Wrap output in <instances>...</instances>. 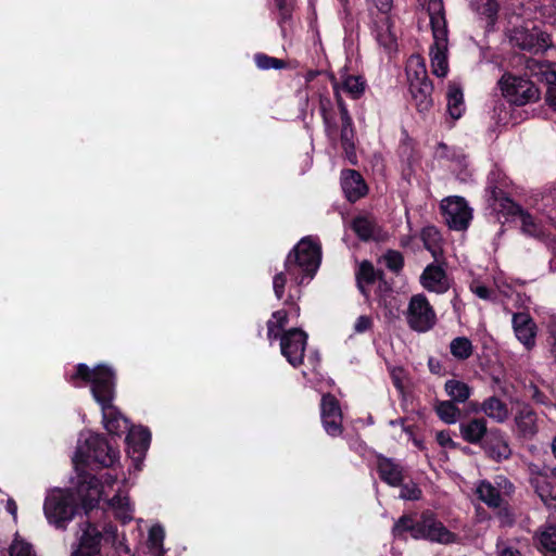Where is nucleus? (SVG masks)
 <instances>
[{"mask_svg": "<svg viewBox=\"0 0 556 556\" xmlns=\"http://www.w3.org/2000/svg\"><path fill=\"white\" fill-rule=\"evenodd\" d=\"M285 304L289 305V309L276 311L268 319L267 339L270 344L279 340L282 356L291 366L298 367L303 363L308 337L300 328L285 330L290 319H296L300 316V307L295 303L293 294L288 295Z\"/></svg>", "mask_w": 556, "mask_h": 556, "instance_id": "20e7f679", "label": "nucleus"}, {"mask_svg": "<svg viewBox=\"0 0 556 556\" xmlns=\"http://www.w3.org/2000/svg\"><path fill=\"white\" fill-rule=\"evenodd\" d=\"M451 354L458 361H465L472 355L473 346L466 337H457L450 343Z\"/></svg>", "mask_w": 556, "mask_h": 556, "instance_id": "58836bf2", "label": "nucleus"}, {"mask_svg": "<svg viewBox=\"0 0 556 556\" xmlns=\"http://www.w3.org/2000/svg\"><path fill=\"white\" fill-rule=\"evenodd\" d=\"M119 459V452L108 440L97 433L83 432L73 457V464L78 478V493L85 506H92L108 495L106 489H112L116 478L104 475L102 480L85 471L87 465L111 467Z\"/></svg>", "mask_w": 556, "mask_h": 556, "instance_id": "f257e3e1", "label": "nucleus"}, {"mask_svg": "<svg viewBox=\"0 0 556 556\" xmlns=\"http://www.w3.org/2000/svg\"><path fill=\"white\" fill-rule=\"evenodd\" d=\"M10 556H37L31 543L15 534L12 543L9 546Z\"/></svg>", "mask_w": 556, "mask_h": 556, "instance_id": "79ce46f5", "label": "nucleus"}, {"mask_svg": "<svg viewBox=\"0 0 556 556\" xmlns=\"http://www.w3.org/2000/svg\"><path fill=\"white\" fill-rule=\"evenodd\" d=\"M432 90L433 86L431 81L409 85L414 104L420 113L427 112L432 106Z\"/></svg>", "mask_w": 556, "mask_h": 556, "instance_id": "b1692460", "label": "nucleus"}, {"mask_svg": "<svg viewBox=\"0 0 556 556\" xmlns=\"http://www.w3.org/2000/svg\"><path fill=\"white\" fill-rule=\"evenodd\" d=\"M434 409L439 418L447 425L456 424L460 417L459 408L456 406V403L451 400L438 401L434 405Z\"/></svg>", "mask_w": 556, "mask_h": 556, "instance_id": "f704fd0d", "label": "nucleus"}, {"mask_svg": "<svg viewBox=\"0 0 556 556\" xmlns=\"http://www.w3.org/2000/svg\"><path fill=\"white\" fill-rule=\"evenodd\" d=\"M377 470L382 481L391 486H397L403 481V468L391 458L379 456Z\"/></svg>", "mask_w": 556, "mask_h": 556, "instance_id": "5701e85b", "label": "nucleus"}, {"mask_svg": "<svg viewBox=\"0 0 556 556\" xmlns=\"http://www.w3.org/2000/svg\"><path fill=\"white\" fill-rule=\"evenodd\" d=\"M276 8L280 14L279 23L287 21L291 16V8L286 0H274Z\"/></svg>", "mask_w": 556, "mask_h": 556, "instance_id": "3c124183", "label": "nucleus"}, {"mask_svg": "<svg viewBox=\"0 0 556 556\" xmlns=\"http://www.w3.org/2000/svg\"><path fill=\"white\" fill-rule=\"evenodd\" d=\"M437 441L442 447H452L454 442L451 438L450 431H440L437 433Z\"/></svg>", "mask_w": 556, "mask_h": 556, "instance_id": "5fc2aeb1", "label": "nucleus"}, {"mask_svg": "<svg viewBox=\"0 0 556 556\" xmlns=\"http://www.w3.org/2000/svg\"><path fill=\"white\" fill-rule=\"evenodd\" d=\"M307 361L312 366V374L314 376H318V374L316 372V368L319 365V361H320L319 354L317 352L309 353V355L307 356Z\"/></svg>", "mask_w": 556, "mask_h": 556, "instance_id": "6e6d98bb", "label": "nucleus"}, {"mask_svg": "<svg viewBox=\"0 0 556 556\" xmlns=\"http://www.w3.org/2000/svg\"><path fill=\"white\" fill-rule=\"evenodd\" d=\"M503 97L515 105H526L540 98V90L529 79L505 74L498 81Z\"/></svg>", "mask_w": 556, "mask_h": 556, "instance_id": "1a4fd4ad", "label": "nucleus"}, {"mask_svg": "<svg viewBox=\"0 0 556 556\" xmlns=\"http://www.w3.org/2000/svg\"><path fill=\"white\" fill-rule=\"evenodd\" d=\"M441 210L447 226L453 230H465L472 219V210L466 200L458 195L445 198L441 202Z\"/></svg>", "mask_w": 556, "mask_h": 556, "instance_id": "f8f14e48", "label": "nucleus"}, {"mask_svg": "<svg viewBox=\"0 0 556 556\" xmlns=\"http://www.w3.org/2000/svg\"><path fill=\"white\" fill-rule=\"evenodd\" d=\"M482 412L497 422H504L508 418V408L504 402L495 396L486 399L481 406Z\"/></svg>", "mask_w": 556, "mask_h": 556, "instance_id": "72a5a7b5", "label": "nucleus"}, {"mask_svg": "<svg viewBox=\"0 0 556 556\" xmlns=\"http://www.w3.org/2000/svg\"><path fill=\"white\" fill-rule=\"evenodd\" d=\"M109 506L112 509L116 519L121 522L126 523L134 518V506L129 501L127 494L118 492L110 501Z\"/></svg>", "mask_w": 556, "mask_h": 556, "instance_id": "393cba45", "label": "nucleus"}, {"mask_svg": "<svg viewBox=\"0 0 556 556\" xmlns=\"http://www.w3.org/2000/svg\"><path fill=\"white\" fill-rule=\"evenodd\" d=\"M254 61L256 66L260 70L267 71V70H281L286 67V62L281 59H277L274 56H269L264 53H256L254 55Z\"/></svg>", "mask_w": 556, "mask_h": 556, "instance_id": "c03bdc74", "label": "nucleus"}, {"mask_svg": "<svg viewBox=\"0 0 556 556\" xmlns=\"http://www.w3.org/2000/svg\"><path fill=\"white\" fill-rule=\"evenodd\" d=\"M513 328L516 338L527 348L531 349L535 344L536 327L527 313H516L513 315Z\"/></svg>", "mask_w": 556, "mask_h": 556, "instance_id": "412c9836", "label": "nucleus"}, {"mask_svg": "<svg viewBox=\"0 0 556 556\" xmlns=\"http://www.w3.org/2000/svg\"><path fill=\"white\" fill-rule=\"evenodd\" d=\"M552 452H553V455L556 457V437L553 439V442H552Z\"/></svg>", "mask_w": 556, "mask_h": 556, "instance_id": "774afa93", "label": "nucleus"}, {"mask_svg": "<svg viewBox=\"0 0 556 556\" xmlns=\"http://www.w3.org/2000/svg\"><path fill=\"white\" fill-rule=\"evenodd\" d=\"M444 391L450 400L456 404H464L472 393V389L468 383L457 379L446 380Z\"/></svg>", "mask_w": 556, "mask_h": 556, "instance_id": "7c9ffc66", "label": "nucleus"}, {"mask_svg": "<svg viewBox=\"0 0 556 556\" xmlns=\"http://www.w3.org/2000/svg\"><path fill=\"white\" fill-rule=\"evenodd\" d=\"M67 381L81 388L90 386L91 394L94 401L101 406L102 422L105 430L114 435H122L129 428V421L113 405L115 394V375L111 367L98 365L89 368L86 364H78L72 372L66 376Z\"/></svg>", "mask_w": 556, "mask_h": 556, "instance_id": "f03ea898", "label": "nucleus"}, {"mask_svg": "<svg viewBox=\"0 0 556 556\" xmlns=\"http://www.w3.org/2000/svg\"><path fill=\"white\" fill-rule=\"evenodd\" d=\"M462 437L469 443H478L486 432V422L483 418H476L459 426Z\"/></svg>", "mask_w": 556, "mask_h": 556, "instance_id": "2f4dec72", "label": "nucleus"}, {"mask_svg": "<svg viewBox=\"0 0 556 556\" xmlns=\"http://www.w3.org/2000/svg\"><path fill=\"white\" fill-rule=\"evenodd\" d=\"M509 39L513 46L534 54L544 52L551 46L548 34L534 26L531 29L528 27L515 28Z\"/></svg>", "mask_w": 556, "mask_h": 556, "instance_id": "2eb2a0df", "label": "nucleus"}, {"mask_svg": "<svg viewBox=\"0 0 556 556\" xmlns=\"http://www.w3.org/2000/svg\"><path fill=\"white\" fill-rule=\"evenodd\" d=\"M405 532H410L412 538L429 540L441 544L453 543L456 535L448 531L430 510L424 511L418 521L409 516H402L393 526L392 534L395 539L402 538Z\"/></svg>", "mask_w": 556, "mask_h": 556, "instance_id": "0eeeda50", "label": "nucleus"}, {"mask_svg": "<svg viewBox=\"0 0 556 556\" xmlns=\"http://www.w3.org/2000/svg\"><path fill=\"white\" fill-rule=\"evenodd\" d=\"M165 539L164 527L160 523L153 525L148 534V547L154 556H164L165 549L163 546Z\"/></svg>", "mask_w": 556, "mask_h": 556, "instance_id": "e433bc0d", "label": "nucleus"}, {"mask_svg": "<svg viewBox=\"0 0 556 556\" xmlns=\"http://www.w3.org/2000/svg\"><path fill=\"white\" fill-rule=\"evenodd\" d=\"M357 286L361 292L368 296L366 291V285H370L376 279V271L370 262L364 261L359 264L356 273Z\"/></svg>", "mask_w": 556, "mask_h": 556, "instance_id": "ea45409f", "label": "nucleus"}, {"mask_svg": "<svg viewBox=\"0 0 556 556\" xmlns=\"http://www.w3.org/2000/svg\"><path fill=\"white\" fill-rule=\"evenodd\" d=\"M341 89L352 98L357 99L365 91V80L361 76H346L342 81Z\"/></svg>", "mask_w": 556, "mask_h": 556, "instance_id": "a19ab883", "label": "nucleus"}, {"mask_svg": "<svg viewBox=\"0 0 556 556\" xmlns=\"http://www.w3.org/2000/svg\"><path fill=\"white\" fill-rule=\"evenodd\" d=\"M105 540L111 541L116 552L129 554L130 548L125 543V536H119L115 526L109 525L104 528Z\"/></svg>", "mask_w": 556, "mask_h": 556, "instance_id": "37998d69", "label": "nucleus"}, {"mask_svg": "<svg viewBox=\"0 0 556 556\" xmlns=\"http://www.w3.org/2000/svg\"><path fill=\"white\" fill-rule=\"evenodd\" d=\"M507 187V177L500 170H493L488 178L485 198L494 213L507 219V215H519L522 208L509 199L504 189Z\"/></svg>", "mask_w": 556, "mask_h": 556, "instance_id": "6e6552de", "label": "nucleus"}, {"mask_svg": "<svg viewBox=\"0 0 556 556\" xmlns=\"http://www.w3.org/2000/svg\"><path fill=\"white\" fill-rule=\"evenodd\" d=\"M321 263V247L314 237H304L288 254L285 262V271L278 273L273 278V289L278 300L285 295V287L288 279L291 283L289 295L293 294L294 300L300 298V290L295 289L307 285L316 275Z\"/></svg>", "mask_w": 556, "mask_h": 556, "instance_id": "7ed1b4c3", "label": "nucleus"}, {"mask_svg": "<svg viewBox=\"0 0 556 556\" xmlns=\"http://www.w3.org/2000/svg\"><path fill=\"white\" fill-rule=\"evenodd\" d=\"M535 543L540 551L556 553V527L552 525L542 526L535 534Z\"/></svg>", "mask_w": 556, "mask_h": 556, "instance_id": "473e14b6", "label": "nucleus"}, {"mask_svg": "<svg viewBox=\"0 0 556 556\" xmlns=\"http://www.w3.org/2000/svg\"><path fill=\"white\" fill-rule=\"evenodd\" d=\"M518 217L521 223V230L525 235L539 240L546 238V226L532 214L522 210Z\"/></svg>", "mask_w": 556, "mask_h": 556, "instance_id": "c85d7f7f", "label": "nucleus"}, {"mask_svg": "<svg viewBox=\"0 0 556 556\" xmlns=\"http://www.w3.org/2000/svg\"><path fill=\"white\" fill-rule=\"evenodd\" d=\"M529 482L541 498L546 508L556 513V485L553 480L556 478V468L549 475L545 468L535 464L528 465Z\"/></svg>", "mask_w": 556, "mask_h": 556, "instance_id": "9d476101", "label": "nucleus"}, {"mask_svg": "<svg viewBox=\"0 0 556 556\" xmlns=\"http://www.w3.org/2000/svg\"><path fill=\"white\" fill-rule=\"evenodd\" d=\"M340 114H341L342 125H348V126H352L353 125V122H352V118H351V116L349 114V111L340 113Z\"/></svg>", "mask_w": 556, "mask_h": 556, "instance_id": "0e129e2a", "label": "nucleus"}, {"mask_svg": "<svg viewBox=\"0 0 556 556\" xmlns=\"http://www.w3.org/2000/svg\"><path fill=\"white\" fill-rule=\"evenodd\" d=\"M470 289L478 298L482 300H489L491 298L492 291L483 285L471 283Z\"/></svg>", "mask_w": 556, "mask_h": 556, "instance_id": "603ef678", "label": "nucleus"}, {"mask_svg": "<svg viewBox=\"0 0 556 556\" xmlns=\"http://www.w3.org/2000/svg\"><path fill=\"white\" fill-rule=\"evenodd\" d=\"M81 531L79 546L72 556H102L100 552L102 533L98 528L90 522H86L81 527Z\"/></svg>", "mask_w": 556, "mask_h": 556, "instance_id": "aec40b11", "label": "nucleus"}, {"mask_svg": "<svg viewBox=\"0 0 556 556\" xmlns=\"http://www.w3.org/2000/svg\"><path fill=\"white\" fill-rule=\"evenodd\" d=\"M421 495V490L414 482L403 484L400 492V498L405 501H416L419 500Z\"/></svg>", "mask_w": 556, "mask_h": 556, "instance_id": "49530a36", "label": "nucleus"}, {"mask_svg": "<svg viewBox=\"0 0 556 556\" xmlns=\"http://www.w3.org/2000/svg\"><path fill=\"white\" fill-rule=\"evenodd\" d=\"M515 424L522 437H532L536 432V417L531 407L521 406L516 416Z\"/></svg>", "mask_w": 556, "mask_h": 556, "instance_id": "cd10ccee", "label": "nucleus"}, {"mask_svg": "<svg viewBox=\"0 0 556 556\" xmlns=\"http://www.w3.org/2000/svg\"><path fill=\"white\" fill-rule=\"evenodd\" d=\"M486 452L492 458L497 460L507 459L511 454L508 442L502 435H495L486 444Z\"/></svg>", "mask_w": 556, "mask_h": 556, "instance_id": "4c0bfd02", "label": "nucleus"}, {"mask_svg": "<svg viewBox=\"0 0 556 556\" xmlns=\"http://www.w3.org/2000/svg\"><path fill=\"white\" fill-rule=\"evenodd\" d=\"M392 2V0H372L375 8L378 10V15H390Z\"/></svg>", "mask_w": 556, "mask_h": 556, "instance_id": "864d4df0", "label": "nucleus"}, {"mask_svg": "<svg viewBox=\"0 0 556 556\" xmlns=\"http://www.w3.org/2000/svg\"><path fill=\"white\" fill-rule=\"evenodd\" d=\"M372 326V319L369 316H359L354 324V332L364 333Z\"/></svg>", "mask_w": 556, "mask_h": 556, "instance_id": "09e8293b", "label": "nucleus"}, {"mask_svg": "<svg viewBox=\"0 0 556 556\" xmlns=\"http://www.w3.org/2000/svg\"><path fill=\"white\" fill-rule=\"evenodd\" d=\"M372 31L378 43L388 51L396 48L397 35L391 15H377L374 18Z\"/></svg>", "mask_w": 556, "mask_h": 556, "instance_id": "6ab92c4d", "label": "nucleus"}, {"mask_svg": "<svg viewBox=\"0 0 556 556\" xmlns=\"http://www.w3.org/2000/svg\"><path fill=\"white\" fill-rule=\"evenodd\" d=\"M527 74L547 85L545 101L556 110V63L544 62L539 58H530L525 61Z\"/></svg>", "mask_w": 556, "mask_h": 556, "instance_id": "ddd939ff", "label": "nucleus"}, {"mask_svg": "<svg viewBox=\"0 0 556 556\" xmlns=\"http://www.w3.org/2000/svg\"><path fill=\"white\" fill-rule=\"evenodd\" d=\"M471 8L478 14L492 18L497 13L498 4L496 0H471Z\"/></svg>", "mask_w": 556, "mask_h": 556, "instance_id": "a18cd8bd", "label": "nucleus"}, {"mask_svg": "<svg viewBox=\"0 0 556 556\" xmlns=\"http://www.w3.org/2000/svg\"><path fill=\"white\" fill-rule=\"evenodd\" d=\"M341 141H342L343 148L346 151L350 148H353V128H352V126L342 125Z\"/></svg>", "mask_w": 556, "mask_h": 556, "instance_id": "8fccbe9b", "label": "nucleus"}, {"mask_svg": "<svg viewBox=\"0 0 556 556\" xmlns=\"http://www.w3.org/2000/svg\"><path fill=\"white\" fill-rule=\"evenodd\" d=\"M427 12L433 36L429 48L431 72L443 78L448 73V38L442 0H428Z\"/></svg>", "mask_w": 556, "mask_h": 556, "instance_id": "423d86ee", "label": "nucleus"}, {"mask_svg": "<svg viewBox=\"0 0 556 556\" xmlns=\"http://www.w3.org/2000/svg\"><path fill=\"white\" fill-rule=\"evenodd\" d=\"M406 319L409 327L417 332H427L432 329L437 323L435 313L424 294L412 296Z\"/></svg>", "mask_w": 556, "mask_h": 556, "instance_id": "9b49d317", "label": "nucleus"}, {"mask_svg": "<svg viewBox=\"0 0 556 556\" xmlns=\"http://www.w3.org/2000/svg\"><path fill=\"white\" fill-rule=\"evenodd\" d=\"M447 113L453 119H458L465 112V102L462 88L458 84L452 81L448 84L447 93Z\"/></svg>", "mask_w": 556, "mask_h": 556, "instance_id": "a878e982", "label": "nucleus"}, {"mask_svg": "<svg viewBox=\"0 0 556 556\" xmlns=\"http://www.w3.org/2000/svg\"><path fill=\"white\" fill-rule=\"evenodd\" d=\"M406 76L408 85L430 81L422 56L414 54L408 59L406 63Z\"/></svg>", "mask_w": 556, "mask_h": 556, "instance_id": "c756f323", "label": "nucleus"}, {"mask_svg": "<svg viewBox=\"0 0 556 556\" xmlns=\"http://www.w3.org/2000/svg\"><path fill=\"white\" fill-rule=\"evenodd\" d=\"M320 418L325 431L331 437H338L342 433V412L338 400L324 394L320 403Z\"/></svg>", "mask_w": 556, "mask_h": 556, "instance_id": "f3484780", "label": "nucleus"}, {"mask_svg": "<svg viewBox=\"0 0 556 556\" xmlns=\"http://www.w3.org/2000/svg\"><path fill=\"white\" fill-rule=\"evenodd\" d=\"M321 113H323L324 122H325L327 128H329L331 122H330V117H329V115H328V113L326 111L325 103L323 101H321Z\"/></svg>", "mask_w": 556, "mask_h": 556, "instance_id": "69168bd1", "label": "nucleus"}, {"mask_svg": "<svg viewBox=\"0 0 556 556\" xmlns=\"http://www.w3.org/2000/svg\"><path fill=\"white\" fill-rule=\"evenodd\" d=\"M352 227L362 240L377 238V225L374 219L368 216H358L354 218Z\"/></svg>", "mask_w": 556, "mask_h": 556, "instance_id": "c9c22d12", "label": "nucleus"}, {"mask_svg": "<svg viewBox=\"0 0 556 556\" xmlns=\"http://www.w3.org/2000/svg\"><path fill=\"white\" fill-rule=\"evenodd\" d=\"M552 337H553V344H552V349H551V354H552L554 361L556 362V319L552 327Z\"/></svg>", "mask_w": 556, "mask_h": 556, "instance_id": "bf43d9fd", "label": "nucleus"}, {"mask_svg": "<svg viewBox=\"0 0 556 556\" xmlns=\"http://www.w3.org/2000/svg\"><path fill=\"white\" fill-rule=\"evenodd\" d=\"M549 269L556 271V243L551 247Z\"/></svg>", "mask_w": 556, "mask_h": 556, "instance_id": "052dcab7", "label": "nucleus"}, {"mask_svg": "<svg viewBox=\"0 0 556 556\" xmlns=\"http://www.w3.org/2000/svg\"><path fill=\"white\" fill-rule=\"evenodd\" d=\"M151 442V432L148 428L138 426L128 430L126 437L127 453L136 470L141 469L147 451Z\"/></svg>", "mask_w": 556, "mask_h": 556, "instance_id": "dca6fc26", "label": "nucleus"}, {"mask_svg": "<svg viewBox=\"0 0 556 556\" xmlns=\"http://www.w3.org/2000/svg\"><path fill=\"white\" fill-rule=\"evenodd\" d=\"M5 508H7L8 513L12 515L13 519L16 520V518H17V505H16V503L13 500L10 498L7 502Z\"/></svg>", "mask_w": 556, "mask_h": 556, "instance_id": "13d9d810", "label": "nucleus"}, {"mask_svg": "<svg viewBox=\"0 0 556 556\" xmlns=\"http://www.w3.org/2000/svg\"><path fill=\"white\" fill-rule=\"evenodd\" d=\"M384 264L393 271H397L403 266V257L400 252L388 251L383 256Z\"/></svg>", "mask_w": 556, "mask_h": 556, "instance_id": "de8ad7c7", "label": "nucleus"}, {"mask_svg": "<svg viewBox=\"0 0 556 556\" xmlns=\"http://www.w3.org/2000/svg\"><path fill=\"white\" fill-rule=\"evenodd\" d=\"M513 492V483L504 476L495 477L493 482L481 480L476 486L479 500L492 508L501 507L504 497L511 495Z\"/></svg>", "mask_w": 556, "mask_h": 556, "instance_id": "4468645a", "label": "nucleus"}, {"mask_svg": "<svg viewBox=\"0 0 556 556\" xmlns=\"http://www.w3.org/2000/svg\"><path fill=\"white\" fill-rule=\"evenodd\" d=\"M421 240L425 248L431 253L435 262L443 260L442 239L439 230L433 226H427L421 230Z\"/></svg>", "mask_w": 556, "mask_h": 556, "instance_id": "bb28decb", "label": "nucleus"}, {"mask_svg": "<svg viewBox=\"0 0 556 556\" xmlns=\"http://www.w3.org/2000/svg\"><path fill=\"white\" fill-rule=\"evenodd\" d=\"M74 489L53 488L47 492L43 503V514L50 525L58 529H65L78 511L79 504L85 510L93 508L85 506L78 493V478L73 482Z\"/></svg>", "mask_w": 556, "mask_h": 556, "instance_id": "39448f33", "label": "nucleus"}, {"mask_svg": "<svg viewBox=\"0 0 556 556\" xmlns=\"http://www.w3.org/2000/svg\"><path fill=\"white\" fill-rule=\"evenodd\" d=\"M304 378L307 379V381L311 383V386L315 389H317L318 391H323V387L320 386L321 382L319 381V379L316 378V381H315V377H311V374L307 372L306 370H303L302 371Z\"/></svg>", "mask_w": 556, "mask_h": 556, "instance_id": "4d7b16f0", "label": "nucleus"}, {"mask_svg": "<svg viewBox=\"0 0 556 556\" xmlns=\"http://www.w3.org/2000/svg\"><path fill=\"white\" fill-rule=\"evenodd\" d=\"M341 185L345 197L351 202L357 201L365 195L367 191V187L362 176L354 169H346L342 172Z\"/></svg>", "mask_w": 556, "mask_h": 556, "instance_id": "4be33fe9", "label": "nucleus"}, {"mask_svg": "<svg viewBox=\"0 0 556 556\" xmlns=\"http://www.w3.org/2000/svg\"><path fill=\"white\" fill-rule=\"evenodd\" d=\"M500 556H520V554L518 551H514L510 547H505V548L501 549Z\"/></svg>", "mask_w": 556, "mask_h": 556, "instance_id": "e2e57ef3", "label": "nucleus"}, {"mask_svg": "<svg viewBox=\"0 0 556 556\" xmlns=\"http://www.w3.org/2000/svg\"><path fill=\"white\" fill-rule=\"evenodd\" d=\"M444 258L429 264L420 276V282L430 292L444 293L450 288V282L443 268Z\"/></svg>", "mask_w": 556, "mask_h": 556, "instance_id": "a211bd4d", "label": "nucleus"}, {"mask_svg": "<svg viewBox=\"0 0 556 556\" xmlns=\"http://www.w3.org/2000/svg\"><path fill=\"white\" fill-rule=\"evenodd\" d=\"M338 105H339L340 113L348 112L345 104L343 103V101L340 99L339 96H338Z\"/></svg>", "mask_w": 556, "mask_h": 556, "instance_id": "338daca9", "label": "nucleus"}, {"mask_svg": "<svg viewBox=\"0 0 556 556\" xmlns=\"http://www.w3.org/2000/svg\"><path fill=\"white\" fill-rule=\"evenodd\" d=\"M392 378H393V383H394L395 388L402 392L403 391V382H402L400 375L396 371H393Z\"/></svg>", "mask_w": 556, "mask_h": 556, "instance_id": "680f3d73", "label": "nucleus"}]
</instances>
